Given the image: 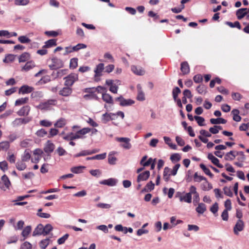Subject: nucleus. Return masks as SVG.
<instances>
[{
    "label": "nucleus",
    "mask_w": 249,
    "mask_h": 249,
    "mask_svg": "<svg viewBox=\"0 0 249 249\" xmlns=\"http://www.w3.org/2000/svg\"><path fill=\"white\" fill-rule=\"evenodd\" d=\"M223 191L225 195L230 197H232L233 196L232 192H231V189L230 187H224Z\"/></svg>",
    "instance_id": "obj_59"
},
{
    "label": "nucleus",
    "mask_w": 249,
    "mask_h": 249,
    "mask_svg": "<svg viewBox=\"0 0 249 249\" xmlns=\"http://www.w3.org/2000/svg\"><path fill=\"white\" fill-rule=\"evenodd\" d=\"M208 158L209 160H211V161L213 163L214 165H215L216 166H217L219 168H223V166L222 164L219 163V160L215 157L212 154L210 153L208 155Z\"/></svg>",
    "instance_id": "obj_16"
},
{
    "label": "nucleus",
    "mask_w": 249,
    "mask_h": 249,
    "mask_svg": "<svg viewBox=\"0 0 249 249\" xmlns=\"http://www.w3.org/2000/svg\"><path fill=\"white\" fill-rule=\"evenodd\" d=\"M9 142L8 141H4L0 143L1 149L7 150L9 148Z\"/></svg>",
    "instance_id": "obj_55"
},
{
    "label": "nucleus",
    "mask_w": 249,
    "mask_h": 249,
    "mask_svg": "<svg viewBox=\"0 0 249 249\" xmlns=\"http://www.w3.org/2000/svg\"><path fill=\"white\" fill-rule=\"evenodd\" d=\"M149 176L150 172L149 171H145L138 175L137 181L138 182H140L141 181H145L149 178Z\"/></svg>",
    "instance_id": "obj_14"
},
{
    "label": "nucleus",
    "mask_w": 249,
    "mask_h": 249,
    "mask_svg": "<svg viewBox=\"0 0 249 249\" xmlns=\"http://www.w3.org/2000/svg\"><path fill=\"white\" fill-rule=\"evenodd\" d=\"M177 196L179 197L180 202H185L188 203L192 202V197L188 193H185L184 195L180 192H178Z\"/></svg>",
    "instance_id": "obj_5"
},
{
    "label": "nucleus",
    "mask_w": 249,
    "mask_h": 249,
    "mask_svg": "<svg viewBox=\"0 0 249 249\" xmlns=\"http://www.w3.org/2000/svg\"><path fill=\"white\" fill-rule=\"evenodd\" d=\"M180 166V164L177 163L174 167L172 170H171V176H175L177 175V172Z\"/></svg>",
    "instance_id": "obj_58"
},
{
    "label": "nucleus",
    "mask_w": 249,
    "mask_h": 249,
    "mask_svg": "<svg viewBox=\"0 0 249 249\" xmlns=\"http://www.w3.org/2000/svg\"><path fill=\"white\" fill-rule=\"evenodd\" d=\"M104 69V64L103 63H100L98 64L94 70V72L95 73L94 77L96 78L102 76V72Z\"/></svg>",
    "instance_id": "obj_9"
},
{
    "label": "nucleus",
    "mask_w": 249,
    "mask_h": 249,
    "mask_svg": "<svg viewBox=\"0 0 249 249\" xmlns=\"http://www.w3.org/2000/svg\"><path fill=\"white\" fill-rule=\"evenodd\" d=\"M226 24L229 25L231 28L236 27L238 29H241V26L239 22H238L237 21L234 22V23L228 21L226 22Z\"/></svg>",
    "instance_id": "obj_47"
},
{
    "label": "nucleus",
    "mask_w": 249,
    "mask_h": 249,
    "mask_svg": "<svg viewBox=\"0 0 249 249\" xmlns=\"http://www.w3.org/2000/svg\"><path fill=\"white\" fill-rule=\"evenodd\" d=\"M113 152H110L108 154V162L109 164L111 165H114L116 163V161L117 160V159L116 157L112 156Z\"/></svg>",
    "instance_id": "obj_39"
},
{
    "label": "nucleus",
    "mask_w": 249,
    "mask_h": 249,
    "mask_svg": "<svg viewBox=\"0 0 249 249\" xmlns=\"http://www.w3.org/2000/svg\"><path fill=\"white\" fill-rule=\"evenodd\" d=\"M30 58V53L25 52L22 53L18 57V61L19 63L24 62L28 60Z\"/></svg>",
    "instance_id": "obj_25"
},
{
    "label": "nucleus",
    "mask_w": 249,
    "mask_h": 249,
    "mask_svg": "<svg viewBox=\"0 0 249 249\" xmlns=\"http://www.w3.org/2000/svg\"><path fill=\"white\" fill-rule=\"evenodd\" d=\"M236 152L235 151H231L228 152L225 156V160H232L237 156Z\"/></svg>",
    "instance_id": "obj_27"
},
{
    "label": "nucleus",
    "mask_w": 249,
    "mask_h": 249,
    "mask_svg": "<svg viewBox=\"0 0 249 249\" xmlns=\"http://www.w3.org/2000/svg\"><path fill=\"white\" fill-rule=\"evenodd\" d=\"M181 90L179 89V88L177 87L173 89L172 91V94L174 101H176L177 99H178L177 98L178 94H179Z\"/></svg>",
    "instance_id": "obj_41"
},
{
    "label": "nucleus",
    "mask_w": 249,
    "mask_h": 249,
    "mask_svg": "<svg viewBox=\"0 0 249 249\" xmlns=\"http://www.w3.org/2000/svg\"><path fill=\"white\" fill-rule=\"evenodd\" d=\"M31 231V227L30 226L26 227L22 231V235L24 237L26 238Z\"/></svg>",
    "instance_id": "obj_48"
},
{
    "label": "nucleus",
    "mask_w": 249,
    "mask_h": 249,
    "mask_svg": "<svg viewBox=\"0 0 249 249\" xmlns=\"http://www.w3.org/2000/svg\"><path fill=\"white\" fill-rule=\"evenodd\" d=\"M155 185L152 181H149L145 187L142 190V192H151L154 189Z\"/></svg>",
    "instance_id": "obj_28"
},
{
    "label": "nucleus",
    "mask_w": 249,
    "mask_h": 249,
    "mask_svg": "<svg viewBox=\"0 0 249 249\" xmlns=\"http://www.w3.org/2000/svg\"><path fill=\"white\" fill-rule=\"evenodd\" d=\"M247 8H241L236 11V15L238 19H241L247 15Z\"/></svg>",
    "instance_id": "obj_17"
},
{
    "label": "nucleus",
    "mask_w": 249,
    "mask_h": 249,
    "mask_svg": "<svg viewBox=\"0 0 249 249\" xmlns=\"http://www.w3.org/2000/svg\"><path fill=\"white\" fill-rule=\"evenodd\" d=\"M18 41L21 43H27L31 41V40L26 36H20L18 38Z\"/></svg>",
    "instance_id": "obj_53"
},
{
    "label": "nucleus",
    "mask_w": 249,
    "mask_h": 249,
    "mask_svg": "<svg viewBox=\"0 0 249 249\" xmlns=\"http://www.w3.org/2000/svg\"><path fill=\"white\" fill-rule=\"evenodd\" d=\"M64 139L67 141H73V140L80 138V137L77 134L71 133L66 136H64Z\"/></svg>",
    "instance_id": "obj_33"
},
{
    "label": "nucleus",
    "mask_w": 249,
    "mask_h": 249,
    "mask_svg": "<svg viewBox=\"0 0 249 249\" xmlns=\"http://www.w3.org/2000/svg\"><path fill=\"white\" fill-rule=\"evenodd\" d=\"M244 227V224L243 221L241 219H238L233 229L234 233L238 234L239 231H241L243 230Z\"/></svg>",
    "instance_id": "obj_10"
},
{
    "label": "nucleus",
    "mask_w": 249,
    "mask_h": 249,
    "mask_svg": "<svg viewBox=\"0 0 249 249\" xmlns=\"http://www.w3.org/2000/svg\"><path fill=\"white\" fill-rule=\"evenodd\" d=\"M233 119L236 122H239L241 120V117L239 115V111L237 109H233L231 111Z\"/></svg>",
    "instance_id": "obj_37"
},
{
    "label": "nucleus",
    "mask_w": 249,
    "mask_h": 249,
    "mask_svg": "<svg viewBox=\"0 0 249 249\" xmlns=\"http://www.w3.org/2000/svg\"><path fill=\"white\" fill-rule=\"evenodd\" d=\"M0 169L3 172H5L8 169V164L6 161L0 162Z\"/></svg>",
    "instance_id": "obj_62"
},
{
    "label": "nucleus",
    "mask_w": 249,
    "mask_h": 249,
    "mask_svg": "<svg viewBox=\"0 0 249 249\" xmlns=\"http://www.w3.org/2000/svg\"><path fill=\"white\" fill-rule=\"evenodd\" d=\"M184 129L187 130L191 137H195V133L194 132L192 127L191 126H187V125H183Z\"/></svg>",
    "instance_id": "obj_57"
},
{
    "label": "nucleus",
    "mask_w": 249,
    "mask_h": 249,
    "mask_svg": "<svg viewBox=\"0 0 249 249\" xmlns=\"http://www.w3.org/2000/svg\"><path fill=\"white\" fill-rule=\"evenodd\" d=\"M181 159V156L178 153H175L170 157V160L173 162H176L179 161Z\"/></svg>",
    "instance_id": "obj_45"
},
{
    "label": "nucleus",
    "mask_w": 249,
    "mask_h": 249,
    "mask_svg": "<svg viewBox=\"0 0 249 249\" xmlns=\"http://www.w3.org/2000/svg\"><path fill=\"white\" fill-rule=\"evenodd\" d=\"M131 71L136 74L142 75L144 74V71L140 68H138L135 66H131Z\"/></svg>",
    "instance_id": "obj_35"
},
{
    "label": "nucleus",
    "mask_w": 249,
    "mask_h": 249,
    "mask_svg": "<svg viewBox=\"0 0 249 249\" xmlns=\"http://www.w3.org/2000/svg\"><path fill=\"white\" fill-rule=\"evenodd\" d=\"M56 100L55 99H52L48 100L47 101L40 103L37 106V107L41 110H50L53 106L56 104Z\"/></svg>",
    "instance_id": "obj_2"
},
{
    "label": "nucleus",
    "mask_w": 249,
    "mask_h": 249,
    "mask_svg": "<svg viewBox=\"0 0 249 249\" xmlns=\"http://www.w3.org/2000/svg\"><path fill=\"white\" fill-rule=\"evenodd\" d=\"M32 246L28 242H24L20 247V249H32Z\"/></svg>",
    "instance_id": "obj_64"
},
{
    "label": "nucleus",
    "mask_w": 249,
    "mask_h": 249,
    "mask_svg": "<svg viewBox=\"0 0 249 249\" xmlns=\"http://www.w3.org/2000/svg\"><path fill=\"white\" fill-rule=\"evenodd\" d=\"M86 47H87V46L84 44L79 43L77 45H76V46L72 47V50L73 51V52L77 51L81 49L86 48Z\"/></svg>",
    "instance_id": "obj_56"
},
{
    "label": "nucleus",
    "mask_w": 249,
    "mask_h": 249,
    "mask_svg": "<svg viewBox=\"0 0 249 249\" xmlns=\"http://www.w3.org/2000/svg\"><path fill=\"white\" fill-rule=\"evenodd\" d=\"M89 132H90V128L89 127H85L77 132L75 134L78 135L80 138L82 137V135Z\"/></svg>",
    "instance_id": "obj_40"
},
{
    "label": "nucleus",
    "mask_w": 249,
    "mask_h": 249,
    "mask_svg": "<svg viewBox=\"0 0 249 249\" xmlns=\"http://www.w3.org/2000/svg\"><path fill=\"white\" fill-rule=\"evenodd\" d=\"M180 70L182 72L183 74H188L190 72V67L188 63L185 61L181 64Z\"/></svg>",
    "instance_id": "obj_20"
},
{
    "label": "nucleus",
    "mask_w": 249,
    "mask_h": 249,
    "mask_svg": "<svg viewBox=\"0 0 249 249\" xmlns=\"http://www.w3.org/2000/svg\"><path fill=\"white\" fill-rule=\"evenodd\" d=\"M52 226L50 224H47L45 227H43L44 235H46L53 230Z\"/></svg>",
    "instance_id": "obj_50"
},
{
    "label": "nucleus",
    "mask_w": 249,
    "mask_h": 249,
    "mask_svg": "<svg viewBox=\"0 0 249 249\" xmlns=\"http://www.w3.org/2000/svg\"><path fill=\"white\" fill-rule=\"evenodd\" d=\"M78 66V59L72 58L70 60V67L71 69H75Z\"/></svg>",
    "instance_id": "obj_46"
},
{
    "label": "nucleus",
    "mask_w": 249,
    "mask_h": 249,
    "mask_svg": "<svg viewBox=\"0 0 249 249\" xmlns=\"http://www.w3.org/2000/svg\"><path fill=\"white\" fill-rule=\"evenodd\" d=\"M31 96L32 98L37 99L42 96V93L41 91H35L32 93Z\"/></svg>",
    "instance_id": "obj_61"
},
{
    "label": "nucleus",
    "mask_w": 249,
    "mask_h": 249,
    "mask_svg": "<svg viewBox=\"0 0 249 249\" xmlns=\"http://www.w3.org/2000/svg\"><path fill=\"white\" fill-rule=\"evenodd\" d=\"M16 55L14 54H8L3 59V62L5 63H9L13 62L15 60Z\"/></svg>",
    "instance_id": "obj_49"
},
{
    "label": "nucleus",
    "mask_w": 249,
    "mask_h": 249,
    "mask_svg": "<svg viewBox=\"0 0 249 249\" xmlns=\"http://www.w3.org/2000/svg\"><path fill=\"white\" fill-rule=\"evenodd\" d=\"M30 110V107L29 106H23L18 111V114L19 116L27 115Z\"/></svg>",
    "instance_id": "obj_19"
},
{
    "label": "nucleus",
    "mask_w": 249,
    "mask_h": 249,
    "mask_svg": "<svg viewBox=\"0 0 249 249\" xmlns=\"http://www.w3.org/2000/svg\"><path fill=\"white\" fill-rule=\"evenodd\" d=\"M56 151L59 156H64L67 154L66 151L61 147H58Z\"/></svg>",
    "instance_id": "obj_63"
},
{
    "label": "nucleus",
    "mask_w": 249,
    "mask_h": 249,
    "mask_svg": "<svg viewBox=\"0 0 249 249\" xmlns=\"http://www.w3.org/2000/svg\"><path fill=\"white\" fill-rule=\"evenodd\" d=\"M33 89L34 88L32 87L27 85H23L19 88L18 93L22 94L29 93H31Z\"/></svg>",
    "instance_id": "obj_13"
},
{
    "label": "nucleus",
    "mask_w": 249,
    "mask_h": 249,
    "mask_svg": "<svg viewBox=\"0 0 249 249\" xmlns=\"http://www.w3.org/2000/svg\"><path fill=\"white\" fill-rule=\"evenodd\" d=\"M50 242V239L49 238L42 240L39 242V246L42 249H45L49 245Z\"/></svg>",
    "instance_id": "obj_36"
},
{
    "label": "nucleus",
    "mask_w": 249,
    "mask_h": 249,
    "mask_svg": "<svg viewBox=\"0 0 249 249\" xmlns=\"http://www.w3.org/2000/svg\"><path fill=\"white\" fill-rule=\"evenodd\" d=\"M51 61L52 64L49 65V67L52 70H56L64 66V63L62 60L57 57L52 58Z\"/></svg>",
    "instance_id": "obj_3"
},
{
    "label": "nucleus",
    "mask_w": 249,
    "mask_h": 249,
    "mask_svg": "<svg viewBox=\"0 0 249 249\" xmlns=\"http://www.w3.org/2000/svg\"><path fill=\"white\" fill-rule=\"evenodd\" d=\"M69 236V234L68 233H66L65 235H64L62 237L59 238L57 240V243L59 245L63 244L65 243L66 240L68 239V237Z\"/></svg>",
    "instance_id": "obj_54"
},
{
    "label": "nucleus",
    "mask_w": 249,
    "mask_h": 249,
    "mask_svg": "<svg viewBox=\"0 0 249 249\" xmlns=\"http://www.w3.org/2000/svg\"><path fill=\"white\" fill-rule=\"evenodd\" d=\"M29 0H15V4L16 5L25 6L29 3Z\"/></svg>",
    "instance_id": "obj_51"
},
{
    "label": "nucleus",
    "mask_w": 249,
    "mask_h": 249,
    "mask_svg": "<svg viewBox=\"0 0 249 249\" xmlns=\"http://www.w3.org/2000/svg\"><path fill=\"white\" fill-rule=\"evenodd\" d=\"M196 90L199 94H205L206 93V87L203 85H200L196 88Z\"/></svg>",
    "instance_id": "obj_52"
},
{
    "label": "nucleus",
    "mask_w": 249,
    "mask_h": 249,
    "mask_svg": "<svg viewBox=\"0 0 249 249\" xmlns=\"http://www.w3.org/2000/svg\"><path fill=\"white\" fill-rule=\"evenodd\" d=\"M224 206L225 207V210L230 211L231 210V203L230 199H227L224 203Z\"/></svg>",
    "instance_id": "obj_60"
},
{
    "label": "nucleus",
    "mask_w": 249,
    "mask_h": 249,
    "mask_svg": "<svg viewBox=\"0 0 249 249\" xmlns=\"http://www.w3.org/2000/svg\"><path fill=\"white\" fill-rule=\"evenodd\" d=\"M196 210L198 213L203 214L206 211V206L203 203H199Z\"/></svg>",
    "instance_id": "obj_29"
},
{
    "label": "nucleus",
    "mask_w": 249,
    "mask_h": 249,
    "mask_svg": "<svg viewBox=\"0 0 249 249\" xmlns=\"http://www.w3.org/2000/svg\"><path fill=\"white\" fill-rule=\"evenodd\" d=\"M31 158V154L28 149L25 150L24 154L21 157V160L23 161H27Z\"/></svg>",
    "instance_id": "obj_38"
},
{
    "label": "nucleus",
    "mask_w": 249,
    "mask_h": 249,
    "mask_svg": "<svg viewBox=\"0 0 249 249\" xmlns=\"http://www.w3.org/2000/svg\"><path fill=\"white\" fill-rule=\"evenodd\" d=\"M201 184V189L205 191H208L213 188L212 185L207 180Z\"/></svg>",
    "instance_id": "obj_30"
},
{
    "label": "nucleus",
    "mask_w": 249,
    "mask_h": 249,
    "mask_svg": "<svg viewBox=\"0 0 249 249\" xmlns=\"http://www.w3.org/2000/svg\"><path fill=\"white\" fill-rule=\"evenodd\" d=\"M65 80L64 85L66 86L71 87L75 82L78 81V75L77 74L75 73H71L68 75L67 76L64 78Z\"/></svg>",
    "instance_id": "obj_1"
},
{
    "label": "nucleus",
    "mask_w": 249,
    "mask_h": 249,
    "mask_svg": "<svg viewBox=\"0 0 249 249\" xmlns=\"http://www.w3.org/2000/svg\"><path fill=\"white\" fill-rule=\"evenodd\" d=\"M72 92V89L71 87L66 86L64 87L59 91V94L63 96H69Z\"/></svg>",
    "instance_id": "obj_12"
},
{
    "label": "nucleus",
    "mask_w": 249,
    "mask_h": 249,
    "mask_svg": "<svg viewBox=\"0 0 249 249\" xmlns=\"http://www.w3.org/2000/svg\"><path fill=\"white\" fill-rule=\"evenodd\" d=\"M86 167L84 166H75L71 168V171L74 174H79L82 172L83 170L85 169Z\"/></svg>",
    "instance_id": "obj_32"
},
{
    "label": "nucleus",
    "mask_w": 249,
    "mask_h": 249,
    "mask_svg": "<svg viewBox=\"0 0 249 249\" xmlns=\"http://www.w3.org/2000/svg\"><path fill=\"white\" fill-rule=\"evenodd\" d=\"M1 179L4 184V186H0V188L4 191H5L6 189H9L11 184L8 177L4 175L1 177Z\"/></svg>",
    "instance_id": "obj_7"
},
{
    "label": "nucleus",
    "mask_w": 249,
    "mask_h": 249,
    "mask_svg": "<svg viewBox=\"0 0 249 249\" xmlns=\"http://www.w3.org/2000/svg\"><path fill=\"white\" fill-rule=\"evenodd\" d=\"M200 167L202 169L204 172L207 175L212 178L213 177V174L211 172L210 170L206 167V166L201 163L200 164Z\"/></svg>",
    "instance_id": "obj_43"
},
{
    "label": "nucleus",
    "mask_w": 249,
    "mask_h": 249,
    "mask_svg": "<svg viewBox=\"0 0 249 249\" xmlns=\"http://www.w3.org/2000/svg\"><path fill=\"white\" fill-rule=\"evenodd\" d=\"M115 100L120 102V105L121 106H128L134 104V101L131 99H125L122 96L115 98Z\"/></svg>",
    "instance_id": "obj_6"
},
{
    "label": "nucleus",
    "mask_w": 249,
    "mask_h": 249,
    "mask_svg": "<svg viewBox=\"0 0 249 249\" xmlns=\"http://www.w3.org/2000/svg\"><path fill=\"white\" fill-rule=\"evenodd\" d=\"M36 66L34 61L31 60L28 61L25 65L22 68L21 70L24 71H29Z\"/></svg>",
    "instance_id": "obj_21"
},
{
    "label": "nucleus",
    "mask_w": 249,
    "mask_h": 249,
    "mask_svg": "<svg viewBox=\"0 0 249 249\" xmlns=\"http://www.w3.org/2000/svg\"><path fill=\"white\" fill-rule=\"evenodd\" d=\"M102 99L107 103L111 104L113 103V99L111 96L109 94L106 93V92L102 93Z\"/></svg>",
    "instance_id": "obj_23"
},
{
    "label": "nucleus",
    "mask_w": 249,
    "mask_h": 249,
    "mask_svg": "<svg viewBox=\"0 0 249 249\" xmlns=\"http://www.w3.org/2000/svg\"><path fill=\"white\" fill-rule=\"evenodd\" d=\"M137 89L138 90V95L137 99L138 100L142 101L145 100V95L142 90V86L140 84H138L137 86Z\"/></svg>",
    "instance_id": "obj_15"
},
{
    "label": "nucleus",
    "mask_w": 249,
    "mask_h": 249,
    "mask_svg": "<svg viewBox=\"0 0 249 249\" xmlns=\"http://www.w3.org/2000/svg\"><path fill=\"white\" fill-rule=\"evenodd\" d=\"M210 122L213 124H225L227 123V121L222 118H218L216 119H211Z\"/></svg>",
    "instance_id": "obj_24"
},
{
    "label": "nucleus",
    "mask_w": 249,
    "mask_h": 249,
    "mask_svg": "<svg viewBox=\"0 0 249 249\" xmlns=\"http://www.w3.org/2000/svg\"><path fill=\"white\" fill-rule=\"evenodd\" d=\"M54 148V144L48 140L45 143L43 150L45 153L49 155L53 151Z\"/></svg>",
    "instance_id": "obj_8"
},
{
    "label": "nucleus",
    "mask_w": 249,
    "mask_h": 249,
    "mask_svg": "<svg viewBox=\"0 0 249 249\" xmlns=\"http://www.w3.org/2000/svg\"><path fill=\"white\" fill-rule=\"evenodd\" d=\"M40 235H44L43 226L41 224H38L37 226L33 233V235L34 236Z\"/></svg>",
    "instance_id": "obj_18"
},
{
    "label": "nucleus",
    "mask_w": 249,
    "mask_h": 249,
    "mask_svg": "<svg viewBox=\"0 0 249 249\" xmlns=\"http://www.w3.org/2000/svg\"><path fill=\"white\" fill-rule=\"evenodd\" d=\"M29 101L28 97L21 98L17 100L15 102V105L16 106H19L26 104Z\"/></svg>",
    "instance_id": "obj_31"
},
{
    "label": "nucleus",
    "mask_w": 249,
    "mask_h": 249,
    "mask_svg": "<svg viewBox=\"0 0 249 249\" xmlns=\"http://www.w3.org/2000/svg\"><path fill=\"white\" fill-rule=\"evenodd\" d=\"M117 179L113 178H110L107 179H105L100 181V184L106 185L109 186H115L117 183Z\"/></svg>",
    "instance_id": "obj_11"
},
{
    "label": "nucleus",
    "mask_w": 249,
    "mask_h": 249,
    "mask_svg": "<svg viewBox=\"0 0 249 249\" xmlns=\"http://www.w3.org/2000/svg\"><path fill=\"white\" fill-rule=\"evenodd\" d=\"M56 45V40L55 39H51L46 41L43 48H49Z\"/></svg>",
    "instance_id": "obj_22"
},
{
    "label": "nucleus",
    "mask_w": 249,
    "mask_h": 249,
    "mask_svg": "<svg viewBox=\"0 0 249 249\" xmlns=\"http://www.w3.org/2000/svg\"><path fill=\"white\" fill-rule=\"evenodd\" d=\"M171 176V169L168 167H165L163 171V178L165 181H168Z\"/></svg>",
    "instance_id": "obj_26"
},
{
    "label": "nucleus",
    "mask_w": 249,
    "mask_h": 249,
    "mask_svg": "<svg viewBox=\"0 0 249 249\" xmlns=\"http://www.w3.org/2000/svg\"><path fill=\"white\" fill-rule=\"evenodd\" d=\"M116 140L119 142H123V143L121 144V146L125 149H129L131 147V144L130 143V139L128 138L124 137H117L116 138Z\"/></svg>",
    "instance_id": "obj_4"
},
{
    "label": "nucleus",
    "mask_w": 249,
    "mask_h": 249,
    "mask_svg": "<svg viewBox=\"0 0 249 249\" xmlns=\"http://www.w3.org/2000/svg\"><path fill=\"white\" fill-rule=\"evenodd\" d=\"M222 129V127L220 125H213V127H210L209 131L210 133L213 134H217L219 130Z\"/></svg>",
    "instance_id": "obj_44"
},
{
    "label": "nucleus",
    "mask_w": 249,
    "mask_h": 249,
    "mask_svg": "<svg viewBox=\"0 0 249 249\" xmlns=\"http://www.w3.org/2000/svg\"><path fill=\"white\" fill-rule=\"evenodd\" d=\"M30 119L28 117L24 118H19L17 119L15 121V123L17 124H27L30 122Z\"/></svg>",
    "instance_id": "obj_42"
},
{
    "label": "nucleus",
    "mask_w": 249,
    "mask_h": 249,
    "mask_svg": "<svg viewBox=\"0 0 249 249\" xmlns=\"http://www.w3.org/2000/svg\"><path fill=\"white\" fill-rule=\"evenodd\" d=\"M22 160L18 161L16 164V167L19 171H23L26 168V164Z\"/></svg>",
    "instance_id": "obj_34"
}]
</instances>
